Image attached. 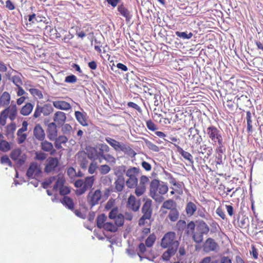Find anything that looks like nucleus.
<instances>
[{"label":"nucleus","instance_id":"f257e3e1","mask_svg":"<svg viewBox=\"0 0 263 263\" xmlns=\"http://www.w3.org/2000/svg\"><path fill=\"white\" fill-rule=\"evenodd\" d=\"M160 246L163 248H167L161 256L163 260L168 261L176 253L179 246V242L176 239V233L169 232L164 235L161 239Z\"/></svg>","mask_w":263,"mask_h":263},{"label":"nucleus","instance_id":"f03ea898","mask_svg":"<svg viewBox=\"0 0 263 263\" xmlns=\"http://www.w3.org/2000/svg\"><path fill=\"white\" fill-rule=\"evenodd\" d=\"M53 183H54L52 189L53 191L57 192L59 191L60 194L64 196L70 193V189L65 185L66 180L63 174L60 173L53 177L47 178L42 183V186L43 188L46 189Z\"/></svg>","mask_w":263,"mask_h":263},{"label":"nucleus","instance_id":"7ed1b4c3","mask_svg":"<svg viewBox=\"0 0 263 263\" xmlns=\"http://www.w3.org/2000/svg\"><path fill=\"white\" fill-rule=\"evenodd\" d=\"M204 133L213 145L216 146V151L222 152V147L224 146L222 133L216 126L211 125L209 126Z\"/></svg>","mask_w":263,"mask_h":263},{"label":"nucleus","instance_id":"20e7f679","mask_svg":"<svg viewBox=\"0 0 263 263\" xmlns=\"http://www.w3.org/2000/svg\"><path fill=\"white\" fill-rule=\"evenodd\" d=\"M168 191L167 185L162 183L157 179L153 180L149 185V196L157 203H161L164 201L163 196Z\"/></svg>","mask_w":263,"mask_h":263},{"label":"nucleus","instance_id":"39448f33","mask_svg":"<svg viewBox=\"0 0 263 263\" xmlns=\"http://www.w3.org/2000/svg\"><path fill=\"white\" fill-rule=\"evenodd\" d=\"M18 109L16 105L11 103L3 110L0 114V124L5 125L8 118L11 121H14L17 117Z\"/></svg>","mask_w":263,"mask_h":263},{"label":"nucleus","instance_id":"423d86ee","mask_svg":"<svg viewBox=\"0 0 263 263\" xmlns=\"http://www.w3.org/2000/svg\"><path fill=\"white\" fill-rule=\"evenodd\" d=\"M139 172V169L137 167H131L126 171V175L128 178L126 181V185L128 188L134 189L137 185Z\"/></svg>","mask_w":263,"mask_h":263},{"label":"nucleus","instance_id":"0eeeda50","mask_svg":"<svg viewBox=\"0 0 263 263\" xmlns=\"http://www.w3.org/2000/svg\"><path fill=\"white\" fill-rule=\"evenodd\" d=\"M105 141L111 146L116 151H122L124 153L135 152L130 146L117 141L111 138L106 137Z\"/></svg>","mask_w":263,"mask_h":263},{"label":"nucleus","instance_id":"6e6552de","mask_svg":"<svg viewBox=\"0 0 263 263\" xmlns=\"http://www.w3.org/2000/svg\"><path fill=\"white\" fill-rule=\"evenodd\" d=\"M102 197V192L100 190H96L94 191H91L88 194L87 201L88 204L92 208L99 204V202Z\"/></svg>","mask_w":263,"mask_h":263},{"label":"nucleus","instance_id":"1a4fd4ad","mask_svg":"<svg viewBox=\"0 0 263 263\" xmlns=\"http://www.w3.org/2000/svg\"><path fill=\"white\" fill-rule=\"evenodd\" d=\"M95 179L94 176L86 177L84 181V186L81 189H78L76 190V194L77 195H81L85 193L87 190L90 189L95 182Z\"/></svg>","mask_w":263,"mask_h":263},{"label":"nucleus","instance_id":"9d476101","mask_svg":"<svg viewBox=\"0 0 263 263\" xmlns=\"http://www.w3.org/2000/svg\"><path fill=\"white\" fill-rule=\"evenodd\" d=\"M11 158L20 165L23 164L26 159L25 155L22 154V151L20 148L14 149L10 153Z\"/></svg>","mask_w":263,"mask_h":263},{"label":"nucleus","instance_id":"9b49d317","mask_svg":"<svg viewBox=\"0 0 263 263\" xmlns=\"http://www.w3.org/2000/svg\"><path fill=\"white\" fill-rule=\"evenodd\" d=\"M59 164V161L57 158L49 157L46 160L44 172L49 173L54 172Z\"/></svg>","mask_w":263,"mask_h":263},{"label":"nucleus","instance_id":"f8f14e48","mask_svg":"<svg viewBox=\"0 0 263 263\" xmlns=\"http://www.w3.org/2000/svg\"><path fill=\"white\" fill-rule=\"evenodd\" d=\"M219 246L217 242L212 238H208L203 245V250L206 253L216 251Z\"/></svg>","mask_w":263,"mask_h":263},{"label":"nucleus","instance_id":"ddd939ff","mask_svg":"<svg viewBox=\"0 0 263 263\" xmlns=\"http://www.w3.org/2000/svg\"><path fill=\"white\" fill-rule=\"evenodd\" d=\"M41 173V170L37 164L35 162L31 163L28 168L26 175L29 178H35Z\"/></svg>","mask_w":263,"mask_h":263},{"label":"nucleus","instance_id":"4468645a","mask_svg":"<svg viewBox=\"0 0 263 263\" xmlns=\"http://www.w3.org/2000/svg\"><path fill=\"white\" fill-rule=\"evenodd\" d=\"M53 120L54 122L52 123H55V125L58 127H61L66 121V115L62 111H57L53 115Z\"/></svg>","mask_w":263,"mask_h":263},{"label":"nucleus","instance_id":"2eb2a0df","mask_svg":"<svg viewBox=\"0 0 263 263\" xmlns=\"http://www.w3.org/2000/svg\"><path fill=\"white\" fill-rule=\"evenodd\" d=\"M140 201L136 200V197L133 195H130L128 198L126 207L130 210L137 212L140 208Z\"/></svg>","mask_w":263,"mask_h":263},{"label":"nucleus","instance_id":"dca6fc26","mask_svg":"<svg viewBox=\"0 0 263 263\" xmlns=\"http://www.w3.org/2000/svg\"><path fill=\"white\" fill-rule=\"evenodd\" d=\"M99 152H97V154L95 156L90 157L91 159L94 160L97 159L103 158V156L106 155L110 151V147L106 144H99Z\"/></svg>","mask_w":263,"mask_h":263},{"label":"nucleus","instance_id":"f3484780","mask_svg":"<svg viewBox=\"0 0 263 263\" xmlns=\"http://www.w3.org/2000/svg\"><path fill=\"white\" fill-rule=\"evenodd\" d=\"M76 157L78 163L80 164V166L83 169H86L88 164L86 153L84 151L79 152Z\"/></svg>","mask_w":263,"mask_h":263},{"label":"nucleus","instance_id":"a211bd4d","mask_svg":"<svg viewBox=\"0 0 263 263\" xmlns=\"http://www.w3.org/2000/svg\"><path fill=\"white\" fill-rule=\"evenodd\" d=\"M55 124L50 123L48 125L47 135L48 138L51 141H54L58 137V126Z\"/></svg>","mask_w":263,"mask_h":263},{"label":"nucleus","instance_id":"6ab92c4d","mask_svg":"<svg viewBox=\"0 0 263 263\" xmlns=\"http://www.w3.org/2000/svg\"><path fill=\"white\" fill-rule=\"evenodd\" d=\"M167 177L168 178V180L171 184L174 185L175 187H172L173 190H174L175 192L179 194H182V183H179L177 182L176 179L173 176L170 174L168 173L167 174Z\"/></svg>","mask_w":263,"mask_h":263},{"label":"nucleus","instance_id":"aec40b11","mask_svg":"<svg viewBox=\"0 0 263 263\" xmlns=\"http://www.w3.org/2000/svg\"><path fill=\"white\" fill-rule=\"evenodd\" d=\"M33 136L39 141L45 140V134L42 126L40 124L35 125L33 129Z\"/></svg>","mask_w":263,"mask_h":263},{"label":"nucleus","instance_id":"412c9836","mask_svg":"<svg viewBox=\"0 0 263 263\" xmlns=\"http://www.w3.org/2000/svg\"><path fill=\"white\" fill-rule=\"evenodd\" d=\"M41 147L43 151L49 152L50 155H54L56 149L53 148L52 144L47 140L41 141Z\"/></svg>","mask_w":263,"mask_h":263},{"label":"nucleus","instance_id":"4be33fe9","mask_svg":"<svg viewBox=\"0 0 263 263\" xmlns=\"http://www.w3.org/2000/svg\"><path fill=\"white\" fill-rule=\"evenodd\" d=\"M174 145L177 148L179 154L181 155L184 159L187 160L191 164H193L194 161L193 160V156L189 152L184 151L182 148L178 144L174 143Z\"/></svg>","mask_w":263,"mask_h":263},{"label":"nucleus","instance_id":"5701e85b","mask_svg":"<svg viewBox=\"0 0 263 263\" xmlns=\"http://www.w3.org/2000/svg\"><path fill=\"white\" fill-rule=\"evenodd\" d=\"M53 105L55 108L60 110H68L71 108L70 103L65 101H54L53 102Z\"/></svg>","mask_w":263,"mask_h":263},{"label":"nucleus","instance_id":"b1692460","mask_svg":"<svg viewBox=\"0 0 263 263\" xmlns=\"http://www.w3.org/2000/svg\"><path fill=\"white\" fill-rule=\"evenodd\" d=\"M11 101V96L7 91L3 92L0 95V108L4 107V106H8L9 105Z\"/></svg>","mask_w":263,"mask_h":263},{"label":"nucleus","instance_id":"393cba45","mask_svg":"<svg viewBox=\"0 0 263 263\" xmlns=\"http://www.w3.org/2000/svg\"><path fill=\"white\" fill-rule=\"evenodd\" d=\"M117 10L120 14L125 17L126 20H129L131 18L132 15L129 10L124 6L123 3L118 6Z\"/></svg>","mask_w":263,"mask_h":263},{"label":"nucleus","instance_id":"a878e982","mask_svg":"<svg viewBox=\"0 0 263 263\" xmlns=\"http://www.w3.org/2000/svg\"><path fill=\"white\" fill-rule=\"evenodd\" d=\"M152 200L150 199H147L143 205L142 212L143 214L152 217Z\"/></svg>","mask_w":263,"mask_h":263},{"label":"nucleus","instance_id":"bb28decb","mask_svg":"<svg viewBox=\"0 0 263 263\" xmlns=\"http://www.w3.org/2000/svg\"><path fill=\"white\" fill-rule=\"evenodd\" d=\"M114 185V189L116 192H122L125 186V180L124 177H119L117 178L115 181Z\"/></svg>","mask_w":263,"mask_h":263},{"label":"nucleus","instance_id":"cd10ccee","mask_svg":"<svg viewBox=\"0 0 263 263\" xmlns=\"http://www.w3.org/2000/svg\"><path fill=\"white\" fill-rule=\"evenodd\" d=\"M197 209V206L192 201H189L185 206V213L187 216L191 217L195 214Z\"/></svg>","mask_w":263,"mask_h":263},{"label":"nucleus","instance_id":"c85d7f7f","mask_svg":"<svg viewBox=\"0 0 263 263\" xmlns=\"http://www.w3.org/2000/svg\"><path fill=\"white\" fill-rule=\"evenodd\" d=\"M177 204L176 201L173 200V199H168L165 200L161 207V209H166L172 211L174 209H177Z\"/></svg>","mask_w":263,"mask_h":263},{"label":"nucleus","instance_id":"c756f323","mask_svg":"<svg viewBox=\"0 0 263 263\" xmlns=\"http://www.w3.org/2000/svg\"><path fill=\"white\" fill-rule=\"evenodd\" d=\"M74 115L76 119L80 124L84 126H87L88 125L86 115L83 114L81 111H76Z\"/></svg>","mask_w":263,"mask_h":263},{"label":"nucleus","instance_id":"7c9ffc66","mask_svg":"<svg viewBox=\"0 0 263 263\" xmlns=\"http://www.w3.org/2000/svg\"><path fill=\"white\" fill-rule=\"evenodd\" d=\"M33 109V105L31 103L27 102L21 108L20 113L22 116H27L31 113Z\"/></svg>","mask_w":263,"mask_h":263},{"label":"nucleus","instance_id":"2f4dec72","mask_svg":"<svg viewBox=\"0 0 263 263\" xmlns=\"http://www.w3.org/2000/svg\"><path fill=\"white\" fill-rule=\"evenodd\" d=\"M180 216V213L177 209L170 211L168 213L166 219H168L172 222L177 221Z\"/></svg>","mask_w":263,"mask_h":263},{"label":"nucleus","instance_id":"473e14b6","mask_svg":"<svg viewBox=\"0 0 263 263\" xmlns=\"http://www.w3.org/2000/svg\"><path fill=\"white\" fill-rule=\"evenodd\" d=\"M62 203L68 209L71 211L74 210V204L72 199L69 197L67 196H64L62 200Z\"/></svg>","mask_w":263,"mask_h":263},{"label":"nucleus","instance_id":"72a5a7b5","mask_svg":"<svg viewBox=\"0 0 263 263\" xmlns=\"http://www.w3.org/2000/svg\"><path fill=\"white\" fill-rule=\"evenodd\" d=\"M197 230L202 233L203 235L207 234L210 231L208 225L204 221H201L197 225Z\"/></svg>","mask_w":263,"mask_h":263},{"label":"nucleus","instance_id":"f704fd0d","mask_svg":"<svg viewBox=\"0 0 263 263\" xmlns=\"http://www.w3.org/2000/svg\"><path fill=\"white\" fill-rule=\"evenodd\" d=\"M246 120L247 123V132L249 134L253 133V121L252 120V115L250 111L246 112Z\"/></svg>","mask_w":263,"mask_h":263},{"label":"nucleus","instance_id":"c9c22d12","mask_svg":"<svg viewBox=\"0 0 263 263\" xmlns=\"http://www.w3.org/2000/svg\"><path fill=\"white\" fill-rule=\"evenodd\" d=\"M106 219L107 217L104 214H102L98 216L96 219L97 227L99 229H103L105 224Z\"/></svg>","mask_w":263,"mask_h":263},{"label":"nucleus","instance_id":"e433bc0d","mask_svg":"<svg viewBox=\"0 0 263 263\" xmlns=\"http://www.w3.org/2000/svg\"><path fill=\"white\" fill-rule=\"evenodd\" d=\"M55 146L58 148L60 149L62 147V144H65L67 142V138L65 136H60L59 137H57L56 139L54 140Z\"/></svg>","mask_w":263,"mask_h":263},{"label":"nucleus","instance_id":"4c0bfd02","mask_svg":"<svg viewBox=\"0 0 263 263\" xmlns=\"http://www.w3.org/2000/svg\"><path fill=\"white\" fill-rule=\"evenodd\" d=\"M221 149L223 150L222 152L217 151L216 148L215 149L216 154L215 156V163L216 165H221L223 163L222 155L226 151L225 146L222 147Z\"/></svg>","mask_w":263,"mask_h":263},{"label":"nucleus","instance_id":"58836bf2","mask_svg":"<svg viewBox=\"0 0 263 263\" xmlns=\"http://www.w3.org/2000/svg\"><path fill=\"white\" fill-rule=\"evenodd\" d=\"M157 239V237L154 233L150 234L145 241L146 247H151L155 243Z\"/></svg>","mask_w":263,"mask_h":263},{"label":"nucleus","instance_id":"ea45409f","mask_svg":"<svg viewBox=\"0 0 263 263\" xmlns=\"http://www.w3.org/2000/svg\"><path fill=\"white\" fill-rule=\"evenodd\" d=\"M126 171V166L122 165L120 166H116L114 168V174L117 176V177H120V176H123V174Z\"/></svg>","mask_w":263,"mask_h":263},{"label":"nucleus","instance_id":"a19ab883","mask_svg":"<svg viewBox=\"0 0 263 263\" xmlns=\"http://www.w3.org/2000/svg\"><path fill=\"white\" fill-rule=\"evenodd\" d=\"M7 76L8 79L12 80L13 84L17 87H20L22 85L23 82L22 81L21 78L19 76H14L10 78V74L8 73L7 74Z\"/></svg>","mask_w":263,"mask_h":263},{"label":"nucleus","instance_id":"79ce46f5","mask_svg":"<svg viewBox=\"0 0 263 263\" xmlns=\"http://www.w3.org/2000/svg\"><path fill=\"white\" fill-rule=\"evenodd\" d=\"M103 229L107 231L111 232H115L118 230V228L116 227L115 224H113V223L111 222H106Z\"/></svg>","mask_w":263,"mask_h":263},{"label":"nucleus","instance_id":"37998d69","mask_svg":"<svg viewBox=\"0 0 263 263\" xmlns=\"http://www.w3.org/2000/svg\"><path fill=\"white\" fill-rule=\"evenodd\" d=\"M193 239L197 243H200L203 239V234L196 230L195 232L193 233Z\"/></svg>","mask_w":263,"mask_h":263},{"label":"nucleus","instance_id":"c03bdc74","mask_svg":"<svg viewBox=\"0 0 263 263\" xmlns=\"http://www.w3.org/2000/svg\"><path fill=\"white\" fill-rule=\"evenodd\" d=\"M145 123L147 129L150 131L156 132L158 129V125L151 119L146 121Z\"/></svg>","mask_w":263,"mask_h":263},{"label":"nucleus","instance_id":"a18cd8bd","mask_svg":"<svg viewBox=\"0 0 263 263\" xmlns=\"http://www.w3.org/2000/svg\"><path fill=\"white\" fill-rule=\"evenodd\" d=\"M115 224L116 227H121L124 223V217L123 214H119L114 219Z\"/></svg>","mask_w":263,"mask_h":263},{"label":"nucleus","instance_id":"49530a36","mask_svg":"<svg viewBox=\"0 0 263 263\" xmlns=\"http://www.w3.org/2000/svg\"><path fill=\"white\" fill-rule=\"evenodd\" d=\"M155 92L156 90L153 88L144 87V93L145 94V96L148 99L152 96H154V97L156 98Z\"/></svg>","mask_w":263,"mask_h":263},{"label":"nucleus","instance_id":"de8ad7c7","mask_svg":"<svg viewBox=\"0 0 263 263\" xmlns=\"http://www.w3.org/2000/svg\"><path fill=\"white\" fill-rule=\"evenodd\" d=\"M176 34L178 37L183 39H190L193 36V33L190 32L189 33H185V32L176 31Z\"/></svg>","mask_w":263,"mask_h":263},{"label":"nucleus","instance_id":"09e8293b","mask_svg":"<svg viewBox=\"0 0 263 263\" xmlns=\"http://www.w3.org/2000/svg\"><path fill=\"white\" fill-rule=\"evenodd\" d=\"M145 143L146 145L149 149L156 152H158L159 151L160 148L159 146L156 145L155 144L152 143V142L147 140H145Z\"/></svg>","mask_w":263,"mask_h":263},{"label":"nucleus","instance_id":"8fccbe9b","mask_svg":"<svg viewBox=\"0 0 263 263\" xmlns=\"http://www.w3.org/2000/svg\"><path fill=\"white\" fill-rule=\"evenodd\" d=\"M210 227L211 228L210 233L212 234L218 232L220 229L219 224L214 220L210 223Z\"/></svg>","mask_w":263,"mask_h":263},{"label":"nucleus","instance_id":"3c124183","mask_svg":"<svg viewBox=\"0 0 263 263\" xmlns=\"http://www.w3.org/2000/svg\"><path fill=\"white\" fill-rule=\"evenodd\" d=\"M11 148L9 142L6 140H2L0 142V150L3 152H7Z\"/></svg>","mask_w":263,"mask_h":263},{"label":"nucleus","instance_id":"603ef678","mask_svg":"<svg viewBox=\"0 0 263 263\" xmlns=\"http://www.w3.org/2000/svg\"><path fill=\"white\" fill-rule=\"evenodd\" d=\"M186 233L187 234L189 235L190 234H193L194 232L195 228V224L193 221H190L187 225Z\"/></svg>","mask_w":263,"mask_h":263},{"label":"nucleus","instance_id":"864d4df0","mask_svg":"<svg viewBox=\"0 0 263 263\" xmlns=\"http://www.w3.org/2000/svg\"><path fill=\"white\" fill-rule=\"evenodd\" d=\"M186 227V222L184 220L180 219L176 223V229L178 231L181 232Z\"/></svg>","mask_w":263,"mask_h":263},{"label":"nucleus","instance_id":"5fc2aeb1","mask_svg":"<svg viewBox=\"0 0 263 263\" xmlns=\"http://www.w3.org/2000/svg\"><path fill=\"white\" fill-rule=\"evenodd\" d=\"M135 187V193L138 196H140L143 195L146 191V187L140 185L139 184H137V186Z\"/></svg>","mask_w":263,"mask_h":263},{"label":"nucleus","instance_id":"6e6d98bb","mask_svg":"<svg viewBox=\"0 0 263 263\" xmlns=\"http://www.w3.org/2000/svg\"><path fill=\"white\" fill-rule=\"evenodd\" d=\"M110 170V167L106 164L101 165L99 167L100 173L102 175H105L108 173Z\"/></svg>","mask_w":263,"mask_h":263},{"label":"nucleus","instance_id":"4d7b16f0","mask_svg":"<svg viewBox=\"0 0 263 263\" xmlns=\"http://www.w3.org/2000/svg\"><path fill=\"white\" fill-rule=\"evenodd\" d=\"M98 168V165L97 163L95 161L91 162L90 164H89V166H88L89 173L91 174L94 173Z\"/></svg>","mask_w":263,"mask_h":263},{"label":"nucleus","instance_id":"13d9d810","mask_svg":"<svg viewBox=\"0 0 263 263\" xmlns=\"http://www.w3.org/2000/svg\"><path fill=\"white\" fill-rule=\"evenodd\" d=\"M151 217L143 214L142 217L139 219L138 221L139 226H144L147 222V220H149Z\"/></svg>","mask_w":263,"mask_h":263},{"label":"nucleus","instance_id":"bf43d9fd","mask_svg":"<svg viewBox=\"0 0 263 263\" xmlns=\"http://www.w3.org/2000/svg\"><path fill=\"white\" fill-rule=\"evenodd\" d=\"M0 162L1 164H7L9 166H12V163L9 157L6 156H3L1 158Z\"/></svg>","mask_w":263,"mask_h":263},{"label":"nucleus","instance_id":"052dcab7","mask_svg":"<svg viewBox=\"0 0 263 263\" xmlns=\"http://www.w3.org/2000/svg\"><path fill=\"white\" fill-rule=\"evenodd\" d=\"M77 81V77L74 74H71L67 76L65 78V82L66 83H70V84H73V83H76Z\"/></svg>","mask_w":263,"mask_h":263},{"label":"nucleus","instance_id":"680f3d73","mask_svg":"<svg viewBox=\"0 0 263 263\" xmlns=\"http://www.w3.org/2000/svg\"><path fill=\"white\" fill-rule=\"evenodd\" d=\"M148 182V178L145 175H142L140 178L139 183L138 184L146 187Z\"/></svg>","mask_w":263,"mask_h":263},{"label":"nucleus","instance_id":"e2e57ef3","mask_svg":"<svg viewBox=\"0 0 263 263\" xmlns=\"http://www.w3.org/2000/svg\"><path fill=\"white\" fill-rule=\"evenodd\" d=\"M102 159L111 164H115L116 163L115 158L110 154H106V155L103 156Z\"/></svg>","mask_w":263,"mask_h":263},{"label":"nucleus","instance_id":"0e129e2a","mask_svg":"<svg viewBox=\"0 0 263 263\" xmlns=\"http://www.w3.org/2000/svg\"><path fill=\"white\" fill-rule=\"evenodd\" d=\"M62 126V131L64 134H69L72 130V127L69 124H64Z\"/></svg>","mask_w":263,"mask_h":263},{"label":"nucleus","instance_id":"69168bd1","mask_svg":"<svg viewBox=\"0 0 263 263\" xmlns=\"http://www.w3.org/2000/svg\"><path fill=\"white\" fill-rule=\"evenodd\" d=\"M120 213L118 212V209L117 208H115L111 209V211L109 213L108 217L110 219H114Z\"/></svg>","mask_w":263,"mask_h":263},{"label":"nucleus","instance_id":"338daca9","mask_svg":"<svg viewBox=\"0 0 263 263\" xmlns=\"http://www.w3.org/2000/svg\"><path fill=\"white\" fill-rule=\"evenodd\" d=\"M250 253L253 256V258L254 259L258 258V251L254 245H251V251H250Z\"/></svg>","mask_w":263,"mask_h":263},{"label":"nucleus","instance_id":"774afa93","mask_svg":"<svg viewBox=\"0 0 263 263\" xmlns=\"http://www.w3.org/2000/svg\"><path fill=\"white\" fill-rule=\"evenodd\" d=\"M17 141L18 144L23 143L27 138V135L26 134H18L17 133Z\"/></svg>","mask_w":263,"mask_h":263}]
</instances>
